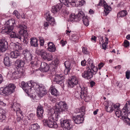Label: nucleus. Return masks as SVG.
Here are the masks:
<instances>
[{
  "label": "nucleus",
  "instance_id": "obj_14",
  "mask_svg": "<svg viewBox=\"0 0 130 130\" xmlns=\"http://www.w3.org/2000/svg\"><path fill=\"white\" fill-rule=\"evenodd\" d=\"M25 75V73H22V72L19 71L17 70V71H14L13 73L10 74L9 75L12 79H18L23 76Z\"/></svg>",
  "mask_w": 130,
  "mask_h": 130
},
{
  "label": "nucleus",
  "instance_id": "obj_36",
  "mask_svg": "<svg viewBox=\"0 0 130 130\" xmlns=\"http://www.w3.org/2000/svg\"><path fill=\"white\" fill-rule=\"evenodd\" d=\"M125 117H123V120L124 122L126 124L130 126V119L127 117L128 114L126 113L124 114Z\"/></svg>",
  "mask_w": 130,
  "mask_h": 130
},
{
  "label": "nucleus",
  "instance_id": "obj_60",
  "mask_svg": "<svg viewBox=\"0 0 130 130\" xmlns=\"http://www.w3.org/2000/svg\"><path fill=\"white\" fill-rule=\"evenodd\" d=\"M86 61L85 60H83L81 62V65L83 66H85L86 65Z\"/></svg>",
  "mask_w": 130,
  "mask_h": 130
},
{
  "label": "nucleus",
  "instance_id": "obj_51",
  "mask_svg": "<svg viewBox=\"0 0 130 130\" xmlns=\"http://www.w3.org/2000/svg\"><path fill=\"white\" fill-rule=\"evenodd\" d=\"M53 57L51 54H48V55L46 56V59L48 61H50L52 60Z\"/></svg>",
  "mask_w": 130,
  "mask_h": 130
},
{
  "label": "nucleus",
  "instance_id": "obj_24",
  "mask_svg": "<svg viewBox=\"0 0 130 130\" xmlns=\"http://www.w3.org/2000/svg\"><path fill=\"white\" fill-rule=\"evenodd\" d=\"M63 75L61 74H57L55 76L54 79L57 83L61 84L63 80Z\"/></svg>",
  "mask_w": 130,
  "mask_h": 130
},
{
  "label": "nucleus",
  "instance_id": "obj_39",
  "mask_svg": "<svg viewBox=\"0 0 130 130\" xmlns=\"http://www.w3.org/2000/svg\"><path fill=\"white\" fill-rule=\"evenodd\" d=\"M10 35L11 37L12 38H15L19 39V38H21L20 37V35L19 34V32L18 34H16L15 32H12L10 33Z\"/></svg>",
  "mask_w": 130,
  "mask_h": 130
},
{
  "label": "nucleus",
  "instance_id": "obj_23",
  "mask_svg": "<svg viewBox=\"0 0 130 130\" xmlns=\"http://www.w3.org/2000/svg\"><path fill=\"white\" fill-rule=\"evenodd\" d=\"M49 65L46 63L43 62L41 63V70L43 72L48 71L49 69Z\"/></svg>",
  "mask_w": 130,
  "mask_h": 130
},
{
  "label": "nucleus",
  "instance_id": "obj_53",
  "mask_svg": "<svg viewBox=\"0 0 130 130\" xmlns=\"http://www.w3.org/2000/svg\"><path fill=\"white\" fill-rule=\"evenodd\" d=\"M13 14L17 18H20V14L17 11V10H14L13 12Z\"/></svg>",
  "mask_w": 130,
  "mask_h": 130
},
{
  "label": "nucleus",
  "instance_id": "obj_4",
  "mask_svg": "<svg viewBox=\"0 0 130 130\" xmlns=\"http://www.w3.org/2000/svg\"><path fill=\"white\" fill-rule=\"evenodd\" d=\"M15 88L14 84H9L4 88H0V94L4 96H8L14 92Z\"/></svg>",
  "mask_w": 130,
  "mask_h": 130
},
{
  "label": "nucleus",
  "instance_id": "obj_35",
  "mask_svg": "<svg viewBox=\"0 0 130 130\" xmlns=\"http://www.w3.org/2000/svg\"><path fill=\"white\" fill-rule=\"evenodd\" d=\"M4 63L5 65L7 67H9L11 65V62L8 57H6L4 59Z\"/></svg>",
  "mask_w": 130,
  "mask_h": 130
},
{
  "label": "nucleus",
  "instance_id": "obj_55",
  "mask_svg": "<svg viewBox=\"0 0 130 130\" xmlns=\"http://www.w3.org/2000/svg\"><path fill=\"white\" fill-rule=\"evenodd\" d=\"M40 45L41 46H43L44 44V41L42 37H40L39 39Z\"/></svg>",
  "mask_w": 130,
  "mask_h": 130
},
{
  "label": "nucleus",
  "instance_id": "obj_1",
  "mask_svg": "<svg viewBox=\"0 0 130 130\" xmlns=\"http://www.w3.org/2000/svg\"><path fill=\"white\" fill-rule=\"evenodd\" d=\"M23 89L28 96L32 99L33 102H37V94L39 97H42L45 95L47 91L45 86L42 84H39L32 80L25 83L22 82L21 84Z\"/></svg>",
  "mask_w": 130,
  "mask_h": 130
},
{
  "label": "nucleus",
  "instance_id": "obj_30",
  "mask_svg": "<svg viewBox=\"0 0 130 130\" xmlns=\"http://www.w3.org/2000/svg\"><path fill=\"white\" fill-rule=\"evenodd\" d=\"M20 54L19 51H12L10 54V57L12 58H16Z\"/></svg>",
  "mask_w": 130,
  "mask_h": 130
},
{
  "label": "nucleus",
  "instance_id": "obj_41",
  "mask_svg": "<svg viewBox=\"0 0 130 130\" xmlns=\"http://www.w3.org/2000/svg\"><path fill=\"white\" fill-rule=\"evenodd\" d=\"M127 14L126 11L125 10H123L120 11L118 14V15L120 17H124Z\"/></svg>",
  "mask_w": 130,
  "mask_h": 130
},
{
  "label": "nucleus",
  "instance_id": "obj_63",
  "mask_svg": "<svg viewBox=\"0 0 130 130\" xmlns=\"http://www.w3.org/2000/svg\"><path fill=\"white\" fill-rule=\"evenodd\" d=\"M3 81V77L2 74H0V84L2 83Z\"/></svg>",
  "mask_w": 130,
  "mask_h": 130
},
{
  "label": "nucleus",
  "instance_id": "obj_27",
  "mask_svg": "<svg viewBox=\"0 0 130 130\" xmlns=\"http://www.w3.org/2000/svg\"><path fill=\"white\" fill-rule=\"evenodd\" d=\"M50 89L51 94L55 96H57L59 94V93L57 90L55 88V86L52 85L51 86Z\"/></svg>",
  "mask_w": 130,
  "mask_h": 130
},
{
  "label": "nucleus",
  "instance_id": "obj_40",
  "mask_svg": "<svg viewBox=\"0 0 130 130\" xmlns=\"http://www.w3.org/2000/svg\"><path fill=\"white\" fill-rule=\"evenodd\" d=\"M76 15H77V17L78 18L79 21L82 18L83 19V17L85 16L84 13L82 11H79L78 13Z\"/></svg>",
  "mask_w": 130,
  "mask_h": 130
},
{
  "label": "nucleus",
  "instance_id": "obj_57",
  "mask_svg": "<svg viewBox=\"0 0 130 130\" xmlns=\"http://www.w3.org/2000/svg\"><path fill=\"white\" fill-rule=\"evenodd\" d=\"M35 114L33 113H31L29 115V119L31 120H33L34 118Z\"/></svg>",
  "mask_w": 130,
  "mask_h": 130
},
{
  "label": "nucleus",
  "instance_id": "obj_61",
  "mask_svg": "<svg viewBox=\"0 0 130 130\" xmlns=\"http://www.w3.org/2000/svg\"><path fill=\"white\" fill-rule=\"evenodd\" d=\"M3 130H12V129L8 126H5Z\"/></svg>",
  "mask_w": 130,
  "mask_h": 130
},
{
  "label": "nucleus",
  "instance_id": "obj_54",
  "mask_svg": "<svg viewBox=\"0 0 130 130\" xmlns=\"http://www.w3.org/2000/svg\"><path fill=\"white\" fill-rule=\"evenodd\" d=\"M44 28L45 29H46L49 26V23L48 22L46 21L44 23Z\"/></svg>",
  "mask_w": 130,
  "mask_h": 130
},
{
  "label": "nucleus",
  "instance_id": "obj_44",
  "mask_svg": "<svg viewBox=\"0 0 130 130\" xmlns=\"http://www.w3.org/2000/svg\"><path fill=\"white\" fill-rule=\"evenodd\" d=\"M59 63V61L58 58H57V57H55L54 61H52V63L54 66H56Z\"/></svg>",
  "mask_w": 130,
  "mask_h": 130
},
{
  "label": "nucleus",
  "instance_id": "obj_58",
  "mask_svg": "<svg viewBox=\"0 0 130 130\" xmlns=\"http://www.w3.org/2000/svg\"><path fill=\"white\" fill-rule=\"evenodd\" d=\"M120 104L119 103H117L113 105V107L117 109H118L119 108L120 106Z\"/></svg>",
  "mask_w": 130,
  "mask_h": 130
},
{
  "label": "nucleus",
  "instance_id": "obj_13",
  "mask_svg": "<svg viewBox=\"0 0 130 130\" xmlns=\"http://www.w3.org/2000/svg\"><path fill=\"white\" fill-rule=\"evenodd\" d=\"M72 1L69 2V4L71 5L73 7L82 6L86 4L84 0H72Z\"/></svg>",
  "mask_w": 130,
  "mask_h": 130
},
{
  "label": "nucleus",
  "instance_id": "obj_10",
  "mask_svg": "<svg viewBox=\"0 0 130 130\" xmlns=\"http://www.w3.org/2000/svg\"><path fill=\"white\" fill-rule=\"evenodd\" d=\"M8 48V42L5 38L0 39V50L2 52L6 51Z\"/></svg>",
  "mask_w": 130,
  "mask_h": 130
},
{
  "label": "nucleus",
  "instance_id": "obj_48",
  "mask_svg": "<svg viewBox=\"0 0 130 130\" xmlns=\"http://www.w3.org/2000/svg\"><path fill=\"white\" fill-rule=\"evenodd\" d=\"M38 63H37L36 61H32L30 64V65L32 67H34L35 66L36 67L37 66Z\"/></svg>",
  "mask_w": 130,
  "mask_h": 130
},
{
  "label": "nucleus",
  "instance_id": "obj_42",
  "mask_svg": "<svg viewBox=\"0 0 130 130\" xmlns=\"http://www.w3.org/2000/svg\"><path fill=\"white\" fill-rule=\"evenodd\" d=\"M49 24L53 26L56 24L54 18L52 17L50 18L48 20H47Z\"/></svg>",
  "mask_w": 130,
  "mask_h": 130
},
{
  "label": "nucleus",
  "instance_id": "obj_11",
  "mask_svg": "<svg viewBox=\"0 0 130 130\" xmlns=\"http://www.w3.org/2000/svg\"><path fill=\"white\" fill-rule=\"evenodd\" d=\"M60 124L62 127L67 130H70L72 127L70 120H63L61 121Z\"/></svg>",
  "mask_w": 130,
  "mask_h": 130
},
{
  "label": "nucleus",
  "instance_id": "obj_21",
  "mask_svg": "<svg viewBox=\"0 0 130 130\" xmlns=\"http://www.w3.org/2000/svg\"><path fill=\"white\" fill-rule=\"evenodd\" d=\"M23 54L24 55L25 59L27 60L31 61L32 59L33 56L27 50L23 51Z\"/></svg>",
  "mask_w": 130,
  "mask_h": 130
},
{
  "label": "nucleus",
  "instance_id": "obj_7",
  "mask_svg": "<svg viewBox=\"0 0 130 130\" xmlns=\"http://www.w3.org/2000/svg\"><path fill=\"white\" fill-rule=\"evenodd\" d=\"M24 62L22 60L17 59L15 62V66L17 70L24 73L23 69Z\"/></svg>",
  "mask_w": 130,
  "mask_h": 130
},
{
  "label": "nucleus",
  "instance_id": "obj_9",
  "mask_svg": "<svg viewBox=\"0 0 130 130\" xmlns=\"http://www.w3.org/2000/svg\"><path fill=\"white\" fill-rule=\"evenodd\" d=\"M97 71L94 72L93 69L89 68L87 70L82 74V77L87 79H90L93 77V75H95Z\"/></svg>",
  "mask_w": 130,
  "mask_h": 130
},
{
  "label": "nucleus",
  "instance_id": "obj_17",
  "mask_svg": "<svg viewBox=\"0 0 130 130\" xmlns=\"http://www.w3.org/2000/svg\"><path fill=\"white\" fill-rule=\"evenodd\" d=\"M43 107L40 105L38 106L37 107V116L39 119L43 118Z\"/></svg>",
  "mask_w": 130,
  "mask_h": 130
},
{
  "label": "nucleus",
  "instance_id": "obj_6",
  "mask_svg": "<svg viewBox=\"0 0 130 130\" xmlns=\"http://www.w3.org/2000/svg\"><path fill=\"white\" fill-rule=\"evenodd\" d=\"M19 104L17 103H14L12 106L14 111H15L17 116V120L18 121H20L23 117V114L22 112L19 108Z\"/></svg>",
  "mask_w": 130,
  "mask_h": 130
},
{
  "label": "nucleus",
  "instance_id": "obj_16",
  "mask_svg": "<svg viewBox=\"0 0 130 130\" xmlns=\"http://www.w3.org/2000/svg\"><path fill=\"white\" fill-rule=\"evenodd\" d=\"M104 106L105 107V109L106 111L109 112H111L114 109L112 107L113 103L110 102L105 101L104 103Z\"/></svg>",
  "mask_w": 130,
  "mask_h": 130
},
{
  "label": "nucleus",
  "instance_id": "obj_38",
  "mask_svg": "<svg viewBox=\"0 0 130 130\" xmlns=\"http://www.w3.org/2000/svg\"><path fill=\"white\" fill-rule=\"evenodd\" d=\"M89 17L87 16L83 17V21L84 24L87 26L89 25Z\"/></svg>",
  "mask_w": 130,
  "mask_h": 130
},
{
  "label": "nucleus",
  "instance_id": "obj_52",
  "mask_svg": "<svg viewBox=\"0 0 130 130\" xmlns=\"http://www.w3.org/2000/svg\"><path fill=\"white\" fill-rule=\"evenodd\" d=\"M45 17L47 21L50 18H51L52 17L51 16L50 13L49 12H48L47 13L45 14Z\"/></svg>",
  "mask_w": 130,
  "mask_h": 130
},
{
  "label": "nucleus",
  "instance_id": "obj_3",
  "mask_svg": "<svg viewBox=\"0 0 130 130\" xmlns=\"http://www.w3.org/2000/svg\"><path fill=\"white\" fill-rule=\"evenodd\" d=\"M18 28L19 29V33L20 35L19 39L25 44H27L28 42L27 36L28 34L27 31L25 30L27 28L25 25L22 24L19 25Z\"/></svg>",
  "mask_w": 130,
  "mask_h": 130
},
{
  "label": "nucleus",
  "instance_id": "obj_43",
  "mask_svg": "<svg viewBox=\"0 0 130 130\" xmlns=\"http://www.w3.org/2000/svg\"><path fill=\"white\" fill-rule=\"evenodd\" d=\"M72 0H59L60 2L63 3L67 7H69V2L72 1Z\"/></svg>",
  "mask_w": 130,
  "mask_h": 130
},
{
  "label": "nucleus",
  "instance_id": "obj_18",
  "mask_svg": "<svg viewBox=\"0 0 130 130\" xmlns=\"http://www.w3.org/2000/svg\"><path fill=\"white\" fill-rule=\"evenodd\" d=\"M123 109V108L122 109L121 111L118 109H117L115 112V113L116 116L118 118H119L120 117H121V119H122L123 120V117H125V115H124V114H126V113H128V112H127L126 111H127V110H125L126 111H124V112L123 111H122Z\"/></svg>",
  "mask_w": 130,
  "mask_h": 130
},
{
  "label": "nucleus",
  "instance_id": "obj_47",
  "mask_svg": "<svg viewBox=\"0 0 130 130\" xmlns=\"http://www.w3.org/2000/svg\"><path fill=\"white\" fill-rule=\"evenodd\" d=\"M72 36V40L76 42V41L78 39V37L76 35H72L71 36Z\"/></svg>",
  "mask_w": 130,
  "mask_h": 130
},
{
  "label": "nucleus",
  "instance_id": "obj_8",
  "mask_svg": "<svg viewBox=\"0 0 130 130\" xmlns=\"http://www.w3.org/2000/svg\"><path fill=\"white\" fill-rule=\"evenodd\" d=\"M98 5L103 7L105 14L107 15L111 10V8L108 6L104 0H100Z\"/></svg>",
  "mask_w": 130,
  "mask_h": 130
},
{
  "label": "nucleus",
  "instance_id": "obj_26",
  "mask_svg": "<svg viewBox=\"0 0 130 130\" xmlns=\"http://www.w3.org/2000/svg\"><path fill=\"white\" fill-rule=\"evenodd\" d=\"M13 27L12 26H5L2 28V31L5 33L8 34L13 30Z\"/></svg>",
  "mask_w": 130,
  "mask_h": 130
},
{
  "label": "nucleus",
  "instance_id": "obj_49",
  "mask_svg": "<svg viewBox=\"0 0 130 130\" xmlns=\"http://www.w3.org/2000/svg\"><path fill=\"white\" fill-rule=\"evenodd\" d=\"M125 76L127 79H129L130 78V70H127L125 72Z\"/></svg>",
  "mask_w": 130,
  "mask_h": 130
},
{
  "label": "nucleus",
  "instance_id": "obj_22",
  "mask_svg": "<svg viewBox=\"0 0 130 130\" xmlns=\"http://www.w3.org/2000/svg\"><path fill=\"white\" fill-rule=\"evenodd\" d=\"M64 65L66 68L64 70V73L65 75L68 74L69 73L71 70L70 62L68 61H67L64 62Z\"/></svg>",
  "mask_w": 130,
  "mask_h": 130
},
{
  "label": "nucleus",
  "instance_id": "obj_59",
  "mask_svg": "<svg viewBox=\"0 0 130 130\" xmlns=\"http://www.w3.org/2000/svg\"><path fill=\"white\" fill-rule=\"evenodd\" d=\"M60 43L62 46H64L67 43V41L61 40L60 41Z\"/></svg>",
  "mask_w": 130,
  "mask_h": 130
},
{
  "label": "nucleus",
  "instance_id": "obj_5",
  "mask_svg": "<svg viewBox=\"0 0 130 130\" xmlns=\"http://www.w3.org/2000/svg\"><path fill=\"white\" fill-rule=\"evenodd\" d=\"M87 89L86 88H81L80 86L78 87L76 89V91L74 93L75 96L77 98L84 99L87 96Z\"/></svg>",
  "mask_w": 130,
  "mask_h": 130
},
{
  "label": "nucleus",
  "instance_id": "obj_50",
  "mask_svg": "<svg viewBox=\"0 0 130 130\" xmlns=\"http://www.w3.org/2000/svg\"><path fill=\"white\" fill-rule=\"evenodd\" d=\"M129 46V42L127 40H125L124 41V46L125 47H127Z\"/></svg>",
  "mask_w": 130,
  "mask_h": 130
},
{
  "label": "nucleus",
  "instance_id": "obj_62",
  "mask_svg": "<svg viewBox=\"0 0 130 130\" xmlns=\"http://www.w3.org/2000/svg\"><path fill=\"white\" fill-rule=\"evenodd\" d=\"M104 64L103 63H101L99 64L98 65V68L100 69H101L102 67L104 66Z\"/></svg>",
  "mask_w": 130,
  "mask_h": 130
},
{
  "label": "nucleus",
  "instance_id": "obj_32",
  "mask_svg": "<svg viewBox=\"0 0 130 130\" xmlns=\"http://www.w3.org/2000/svg\"><path fill=\"white\" fill-rule=\"evenodd\" d=\"M5 111L0 107V120L3 121L5 120L6 116L5 115Z\"/></svg>",
  "mask_w": 130,
  "mask_h": 130
},
{
  "label": "nucleus",
  "instance_id": "obj_25",
  "mask_svg": "<svg viewBox=\"0 0 130 130\" xmlns=\"http://www.w3.org/2000/svg\"><path fill=\"white\" fill-rule=\"evenodd\" d=\"M47 50L48 51L51 52L55 51L56 48L54 44L52 42H49L48 43Z\"/></svg>",
  "mask_w": 130,
  "mask_h": 130
},
{
  "label": "nucleus",
  "instance_id": "obj_28",
  "mask_svg": "<svg viewBox=\"0 0 130 130\" xmlns=\"http://www.w3.org/2000/svg\"><path fill=\"white\" fill-rule=\"evenodd\" d=\"M88 63L90 66L91 69H93V70L94 72L97 71L98 68L96 67H95L93 63V62L92 60L89 58L87 61Z\"/></svg>",
  "mask_w": 130,
  "mask_h": 130
},
{
  "label": "nucleus",
  "instance_id": "obj_64",
  "mask_svg": "<svg viewBox=\"0 0 130 130\" xmlns=\"http://www.w3.org/2000/svg\"><path fill=\"white\" fill-rule=\"evenodd\" d=\"M90 84L91 87H92L95 85V83L94 82L92 81L90 82Z\"/></svg>",
  "mask_w": 130,
  "mask_h": 130
},
{
  "label": "nucleus",
  "instance_id": "obj_37",
  "mask_svg": "<svg viewBox=\"0 0 130 130\" xmlns=\"http://www.w3.org/2000/svg\"><path fill=\"white\" fill-rule=\"evenodd\" d=\"M39 127L37 123L32 124L29 126V130H38Z\"/></svg>",
  "mask_w": 130,
  "mask_h": 130
},
{
  "label": "nucleus",
  "instance_id": "obj_56",
  "mask_svg": "<svg viewBox=\"0 0 130 130\" xmlns=\"http://www.w3.org/2000/svg\"><path fill=\"white\" fill-rule=\"evenodd\" d=\"M82 52L84 54H87L88 53L87 48L86 47H83L82 49Z\"/></svg>",
  "mask_w": 130,
  "mask_h": 130
},
{
  "label": "nucleus",
  "instance_id": "obj_19",
  "mask_svg": "<svg viewBox=\"0 0 130 130\" xmlns=\"http://www.w3.org/2000/svg\"><path fill=\"white\" fill-rule=\"evenodd\" d=\"M62 6L61 3L58 4L52 7L51 11L52 12L55 14L58 12Z\"/></svg>",
  "mask_w": 130,
  "mask_h": 130
},
{
  "label": "nucleus",
  "instance_id": "obj_45",
  "mask_svg": "<svg viewBox=\"0 0 130 130\" xmlns=\"http://www.w3.org/2000/svg\"><path fill=\"white\" fill-rule=\"evenodd\" d=\"M100 38L101 39V42L102 43V48L105 50L106 48V45L107 44H106L104 42V41L103 40V37L102 36Z\"/></svg>",
  "mask_w": 130,
  "mask_h": 130
},
{
  "label": "nucleus",
  "instance_id": "obj_34",
  "mask_svg": "<svg viewBox=\"0 0 130 130\" xmlns=\"http://www.w3.org/2000/svg\"><path fill=\"white\" fill-rule=\"evenodd\" d=\"M69 20L70 21L78 22L79 21L78 18L77 17V15H75L74 14L72 13L70 15Z\"/></svg>",
  "mask_w": 130,
  "mask_h": 130
},
{
  "label": "nucleus",
  "instance_id": "obj_15",
  "mask_svg": "<svg viewBox=\"0 0 130 130\" xmlns=\"http://www.w3.org/2000/svg\"><path fill=\"white\" fill-rule=\"evenodd\" d=\"M36 53L38 55H40L41 57L44 60L46 59V56L48 55V53L45 50L43 49L40 50L37 49L36 50Z\"/></svg>",
  "mask_w": 130,
  "mask_h": 130
},
{
  "label": "nucleus",
  "instance_id": "obj_29",
  "mask_svg": "<svg viewBox=\"0 0 130 130\" xmlns=\"http://www.w3.org/2000/svg\"><path fill=\"white\" fill-rule=\"evenodd\" d=\"M125 110H127L126 111L128 113H130V100H129L126 102L123 107L122 111L123 112L124 111H126Z\"/></svg>",
  "mask_w": 130,
  "mask_h": 130
},
{
  "label": "nucleus",
  "instance_id": "obj_33",
  "mask_svg": "<svg viewBox=\"0 0 130 130\" xmlns=\"http://www.w3.org/2000/svg\"><path fill=\"white\" fill-rule=\"evenodd\" d=\"M11 48H12L14 51H19V50L22 49L20 45L13 43L11 46Z\"/></svg>",
  "mask_w": 130,
  "mask_h": 130
},
{
  "label": "nucleus",
  "instance_id": "obj_12",
  "mask_svg": "<svg viewBox=\"0 0 130 130\" xmlns=\"http://www.w3.org/2000/svg\"><path fill=\"white\" fill-rule=\"evenodd\" d=\"M78 84V80L74 76H73L70 80L68 81V87L69 88H72Z\"/></svg>",
  "mask_w": 130,
  "mask_h": 130
},
{
  "label": "nucleus",
  "instance_id": "obj_20",
  "mask_svg": "<svg viewBox=\"0 0 130 130\" xmlns=\"http://www.w3.org/2000/svg\"><path fill=\"white\" fill-rule=\"evenodd\" d=\"M75 123L76 124H79L83 122L84 118L82 115H77L73 117Z\"/></svg>",
  "mask_w": 130,
  "mask_h": 130
},
{
  "label": "nucleus",
  "instance_id": "obj_31",
  "mask_svg": "<svg viewBox=\"0 0 130 130\" xmlns=\"http://www.w3.org/2000/svg\"><path fill=\"white\" fill-rule=\"evenodd\" d=\"M30 45L31 46L34 47H37L38 46V40L36 38L33 37L30 39Z\"/></svg>",
  "mask_w": 130,
  "mask_h": 130
},
{
  "label": "nucleus",
  "instance_id": "obj_2",
  "mask_svg": "<svg viewBox=\"0 0 130 130\" xmlns=\"http://www.w3.org/2000/svg\"><path fill=\"white\" fill-rule=\"evenodd\" d=\"M68 107L66 102L60 101L56 105L55 107L50 110L48 112V114L50 116L47 119H44L42 122L43 125L45 126H48L50 128H56L58 125L55 121L53 116L55 115L56 120H57L59 117V114L61 112L67 110Z\"/></svg>",
  "mask_w": 130,
  "mask_h": 130
},
{
  "label": "nucleus",
  "instance_id": "obj_46",
  "mask_svg": "<svg viewBox=\"0 0 130 130\" xmlns=\"http://www.w3.org/2000/svg\"><path fill=\"white\" fill-rule=\"evenodd\" d=\"M9 21L10 23V25L9 26H12L13 27V26L15 25V20L14 19H11L9 20Z\"/></svg>",
  "mask_w": 130,
  "mask_h": 130
}]
</instances>
